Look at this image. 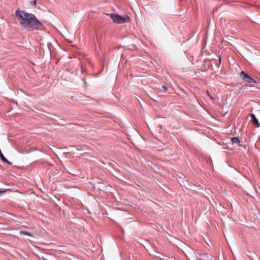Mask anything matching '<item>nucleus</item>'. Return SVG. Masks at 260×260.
<instances>
[{
	"label": "nucleus",
	"instance_id": "4",
	"mask_svg": "<svg viewBox=\"0 0 260 260\" xmlns=\"http://www.w3.org/2000/svg\"><path fill=\"white\" fill-rule=\"evenodd\" d=\"M250 117L251 118V121L252 124L254 125L256 127H259L260 126V124L258 121V119L256 118L255 115L252 113L250 114Z\"/></svg>",
	"mask_w": 260,
	"mask_h": 260
},
{
	"label": "nucleus",
	"instance_id": "5",
	"mask_svg": "<svg viewBox=\"0 0 260 260\" xmlns=\"http://www.w3.org/2000/svg\"><path fill=\"white\" fill-rule=\"evenodd\" d=\"M231 140L233 143L238 144L240 143V140L238 137H233L231 139Z\"/></svg>",
	"mask_w": 260,
	"mask_h": 260
},
{
	"label": "nucleus",
	"instance_id": "11",
	"mask_svg": "<svg viewBox=\"0 0 260 260\" xmlns=\"http://www.w3.org/2000/svg\"><path fill=\"white\" fill-rule=\"evenodd\" d=\"M210 260H212V259H210Z\"/></svg>",
	"mask_w": 260,
	"mask_h": 260
},
{
	"label": "nucleus",
	"instance_id": "3",
	"mask_svg": "<svg viewBox=\"0 0 260 260\" xmlns=\"http://www.w3.org/2000/svg\"><path fill=\"white\" fill-rule=\"evenodd\" d=\"M240 75L241 77H242L243 79L248 82V83H252V82H255L254 80L251 78L248 74H247L244 71H242L240 73Z\"/></svg>",
	"mask_w": 260,
	"mask_h": 260
},
{
	"label": "nucleus",
	"instance_id": "9",
	"mask_svg": "<svg viewBox=\"0 0 260 260\" xmlns=\"http://www.w3.org/2000/svg\"><path fill=\"white\" fill-rule=\"evenodd\" d=\"M207 95L209 97V98H210V99H211V100H213V98H212V96H211V95L209 94V92H208V91H207Z\"/></svg>",
	"mask_w": 260,
	"mask_h": 260
},
{
	"label": "nucleus",
	"instance_id": "1",
	"mask_svg": "<svg viewBox=\"0 0 260 260\" xmlns=\"http://www.w3.org/2000/svg\"><path fill=\"white\" fill-rule=\"evenodd\" d=\"M15 14L21 25L28 30L38 29L42 26V23L33 14L20 10H17Z\"/></svg>",
	"mask_w": 260,
	"mask_h": 260
},
{
	"label": "nucleus",
	"instance_id": "8",
	"mask_svg": "<svg viewBox=\"0 0 260 260\" xmlns=\"http://www.w3.org/2000/svg\"><path fill=\"white\" fill-rule=\"evenodd\" d=\"M29 4H30V5L36 6V4H37V1L36 0H34V1H31V2H29Z\"/></svg>",
	"mask_w": 260,
	"mask_h": 260
},
{
	"label": "nucleus",
	"instance_id": "2",
	"mask_svg": "<svg viewBox=\"0 0 260 260\" xmlns=\"http://www.w3.org/2000/svg\"><path fill=\"white\" fill-rule=\"evenodd\" d=\"M111 19L114 22L118 23H123L126 22H129L130 19L128 16L122 17L119 15L115 14H110Z\"/></svg>",
	"mask_w": 260,
	"mask_h": 260
},
{
	"label": "nucleus",
	"instance_id": "6",
	"mask_svg": "<svg viewBox=\"0 0 260 260\" xmlns=\"http://www.w3.org/2000/svg\"><path fill=\"white\" fill-rule=\"evenodd\" d=\"M20 233L24 235H27L32 237V235L31 233L27 232V231H21Z\"/></svg>",
	"mask_w": 260,
	"mask_h": 260
},
{
	"label": "nucleus",
	"instance_id": "10",
	"mask_svg": "<svg viewBox=\"0 0 260 260\" xmlns=\"http://www.w3.org/2000/svg\"><path fill=\"white\" fill-rule=\"evenodd\" d=\"M162 88L163 89H164V90H167V86H165V85H163V86H162Z\"/></svg>",
	"mask_w": 260,
	"mask_h": 260
},
{
	"label": "nucleus",
	"instance_id": "7",
	"mask_svg": "<svg viewBox=\"0 0 260 260\" xmlns=\"http://www.w3.org/2000/svg\"><path fill=\"white\" fill-rule=\"evenodd\" d=\"M209 258L208 254H205L201 256L200 258V260H206L207 258Z\"/></svg>",
	"mask_w": 260,
	"mask_h": 260
}]
</instances>
